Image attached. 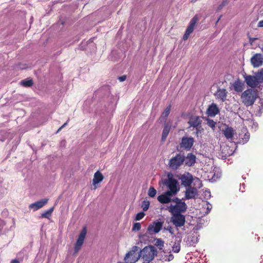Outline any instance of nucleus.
Masks as SVG:
<instances>
[{
  "label": "nucleus",
  "mask_w": 263,
  "mask_h": 263,
  "mask_svg": "<svg viewBox=\"0 0 263 263\" xmlns=\"http://www.w3.org/2000/svg\"><path fill=\"white\" fill-rule=\"evenodd\" d=\"M195 142L194 139L192 137H183L179 146L181 148L189 151L191 150Z\"/></svg>",
  "instance_id": "8"
},
{
  "label": "nucleus",
  "mask_w": 263,
  "mask_h": 263,
  "mask_svg": "<svg viewBox=\"0 0 263 263\" xmlns=\"http://www.w3.org/2000/svg\"><path fill=\"white\" fill-rule=\"evenodd\" d=\"M257 26L258 27H263V20L260 21L258 22Z\"/></svg>",
  "instance_id": "46"
},
{
  "label": "nucleus",
  "mask_w": 263,
  "mask_h": 263,
  "mask_svg": "<svg viewBox=\"0 0 263 263\" xmlns=\"http://www.w3.org/2000/svg\"><path fill=\"white\" fill-rule=\"evenodd\" d=\"M184 161V155L178 153L170 159L168 164L172 170H176L183 164Z\"/></svg>",
  "instance_id": "5"
},
{
  "label": "nucleus",
  "mask_w": 263,
  "mask_h": 263,
  "mask_svg": "<svg viewBox=\"0 0 263 263\" xmlns=\"http://www.w3.org/2000/svg\"><path fill=\"white\" fill-rule=\"evenodd\" d=\"M251 62L254 67L260 66L263 63L262 55L260 53H256L251 59Z\"/></svg>",
  "instance_id": "18"
},
{
  "label": "nucleus",
  "mask_w": 263,
  "mask_h": 263,
  "mask_svg": "<svg viewBox=\"0 0 263 263\" xmlns=\"http://www.w3.org/2000/svg\"><path fill=\"white\" fill-rule=\"evenodd\" d=\"M150 203L148 200H144L142 203V208L144 211H146L149 206Z\"/></svg>",
  "instance_id": "33"
},
{
  "label": "nucleus",
  "mask_w": 263,
  "mask_h": 263,
  "mask_svg": "<svg viewBox=\"0 0 263 263\" xmlns=\"http://www.w3.org/2000/svg\"><path fill=\"white\" fill-rule=\"evenodd\" d=\"M141 224L139 222H136V223H135L133 225V228H132V230L133 231H139L141 229Z\"/></svg>",
  "instance_id": "38"
},
{
  "label": "nucleus",
  "mask_w": 263,
  "mask_h": 263,
  "mask_svg": "<svg viewBox=\"0 0 263 263\" xmlns=\"http://www.w3.org/2000/svg\"><path fill=\"white\" fill-rule=\"evenodd\" d=\"M202 118L197 116H192L190 117L187 123L190 127L198 128L202 126Z\"/></svg>",
  "instance_id": "15"
},
{
  "label": "nucleus",
  "mask_w": 263,
  "mask_h": 263,
  "mask_svg": "<svg viewBox=\"0 0 263 263\" xmlns=\"http://www.w3.org/2000/svg\"><path fill=\"white\" fill-rule=\"evenodd\" d=\"M227 4V1L225 0L223 1L221 4H220L219 6L218 7V9L219 10H221L224 6H226Z\"/></svg>",
  "instance_id": "40"
},
{
  "label": "nucleus",
  "mask_w": 263,
  "mask_h": 263,
  "mask_svg": "<svg viewBox=\"0 0 263 263\" xmlns=\"http://www.w3.org/2000/svg\"><path fill=\"white\" fill-rule=\"evenodd\" d=\"M162 227V223L161 222H154L148 227L146 234L152 235L154 234L157 233L161 230Z\"/></svg>",
  "instance_id": "14"
},
{
  "label": "nucleus",
  "mask_w": 263,
  "mask_h": 263,
  "mask_svg": "<svg viewBox=\"0 0 263 263\" xmlns=\"http://www.w3.org/2000/svg\"><path fill=\"white\" fill-rule=\"evenodd\" d=\"M173 196H174V195L170 193H167V192L166 191L165 192L163 193L161 195L158 196L157 197V200L161 203H163V204L168 203L172 202L171 197H172Z\"/></svg>",
  "instance_id": "17"
},
{
  "label": "nucleus",
  "mask_w": 263,
  "mask_h": 263,
  "mask_svg": "<svg viewBox=\"0 0 263 263\" xmlns=\"http://www.w3.org/2000/svg\"><path fill=\"white\" fill-rule=\"evenodd\" d=\"M11 263H20V262L17 259H14L11 261Z\"/></svg>",
  "instance_id": "48"
},
{
  "label": "nucleus",
  "mask_w": 263,
  "mask_h": 263,
  "mask_svg": "<svg viewBox=\"0 0 263 263\" xmlns=\"http://www.w3.org/2000/svg\"><path fill=\"white\" fill-rule=\"evenodd\" d=\"M67 124V122H66L58 130V131H59L60 130H61L62 128H63L64 127H65Z\"/></svg>",
  "instance_id": "49"
},
{
  "label": "nucleus",
  "mask_w": 263,
  "mask_h": 263,
  "mask_svg": "<svg viewBox=\"0 0 263 263\" xmlns=\"http://www.w3.org/2000/svg\"><path fill=\"white\" fill-rule=\"evenodd\" d=\"M241 139H242L243 143H247L250 139L249 133L248 132L245 133L244 135L243 136V137H241Z\"/></svg>",
  "instance_id": "35"
},
{
  "label": "nucleus",
  "mask_w": 263,
  "mask_h": 263,
  "mask_svg": "<svg viewBox=\"0 0 263 263\" xmlns=\"http://www.w3.org/2000/svg\"><path fill=\"white\" fill-rule=\"evenodd\" d=\"M117 263H122V262H117Z\"/></svg>",
  "instance_id": "52"
},
{
  "label": "nucleus",
  "mask_w": 263,
  "mask_h": 263,
  "mask_svg": "<svg viewBox=\"0 0 263 263\" xmlns=\"http://www.w3.org/2000/svg\"><path fill=\"white\" fill-rule=\"evenodd\" d=\"M87 233V230L85 227L83 228L81 232H80L79 237L76 242L75 247H74V252L77 253L81 249L85 238L86 237Z\"/></svg>",
  "instance_id": "13"
},
{
  "label": "nucleus",
  "mask_w": 263,
  "mask_h": 263,
  "mask_svg": "<svg viewBox=\"0 0 263 263\" xmlns=\"http://www.w3.org/2000/svg\"><path fill=\"white\" fill-rule=\"evenodd\" d=\"M145 215V213L143 212H139L138 214H137L135 220L136 221L140 220L144 217Z\"/></svg>",
  "instance_id": "36"
},
{
  "label": "nucleus",
  "mask_w": 263,
  "mask_h": 263,
  "mask_svg": "<svg viewBox=\"0 0 263 263\" xmlns=\"http://www.w3.org/2000/svg\"><path fill=\"white\" fill-rule=\"evenodd\" d=\"M207 124L210 127L214 129L215 127L216 123L213 120L208 119Z\"/></svg>",
  "instance_id": "37"
},
{
  "label": "nucleus",
  "mask_w": 263,
  "mask_h": 263,
  "mask_svg": "<svg viewBox=\"0 0 263 263\" xmlns=\"http://www.w3.org/2000/svg\"><path fill=\"white\" fill-rule=\"evenodd\" d=\"M138 247L134 246L130 251L127 253L124 257V261L126 263H135L140 258V254H137Z\"/></svg>",
  "instance_id": "6"
},
{
  "label": "nucleus",
  "mask_w": 263,
  "mask_h": 263,
  "mask_svg": "<svg viewBox=\"0 0 263 263\" xmlns=\"http://www.w3.org/2000/svg\"><path fill=\"white\" fill-rule=\"evenodd\" d=\"M20 84L21 85L24 87H28L31 86L33 85V81L31 79L24 80L21 81Z\"/></svg>",
  "instance_id": "29"
},
{
  "label": "nucleus",
  "mask_w": 263,
  "mask_h": 263,
  "mask_svg": "<svg viewBox=\"0 0 263 263\" xmlns=\"http://www.w3.org/2000/svg\"><path fill=\"white\" fill-rule=\"evenodd\" d=\"M157 193L156 190L154 189V187L151 186L148 191V195L151 197H154Z\"/></svg>",
  "instance_id": "32"
},
{
  "label": "nucleus",
  "mask_w": 263,
  "mask_h": 263,
  "mask_svg": "<svg viewBox=\"0 0 263 263\" xmlns=\"http://www.w3.org/2000/svg\"><path fill=\"white\" fill-rule=\"evenodd\" d=\"M212 209V205L209 204L208 202H207V208H206V210H207V211L206 212V213L208 214L209 213V212L210 211V210H211Z\"/></svg>",
  "instance_id": "42"
},
{
  "label": "nucleus",
  "mask_w": 263,
  "mask_h": 263,
  "mask_svg": "<svg viewBox=\"0 0 263 263\" xmlns=\"http://www.w3.org/2000/svg\"><path fill=\"white\" fill-rule=\"evenodd\" d=\"M204 194H205V196H209V197L211 196V193L209 191H206L205 192Z\"/></svg>",
  "instance_id": "47"
},
{
  "label": "nucleus",
  "mask_w": 263,
  "mask_h": 263,
  "mask_svg": "<svg viewBox=\"0 0 263 263\" xmlns=\"http://www.w3.org/2000/svg\"><path fill=\"white\" fill-rule=\"evenodd\" d=\"M184 194V197L182 199L183 200L195 199L198 196V190L195 187L189 186L186 187Z\"/></svg>",
  "instance_id": "11"
},
{
  "label": "nucleus",
  "mask_w": 263,
  "mask_h": 263,
  "mask_svg": "<svg viewBox=\"0 0 263 263\" xmlns=\"http://www.w3.org/2000/svg\"><path fill=\"white\" fill-rule=\"evenodd\" d=\"M186 242L189 246H193L197 242V238L194 236H188Z\"/></svg>",
  "instance_id": "26"
},
{
  "label": "nucleus",
  "mask_w": 263,
  "mask_h": 263,
  "mask_svg": "<svg viewBox=\"0 0 263 263\" xmlns=\"http://www.w3.org/2000/svg\"><path fill=\"white\" fill-rule=\"evenodd\" d=\"M48 199L47 198L42 199L37 201L35 202L30 204L29 206L30 209H32L33 211H36L46 205L48 202Z\"/></svg>",
  "instance_id": "19"
},
{
  "label": "nucleus",
  "mask_w": 263,
  "mask_h": 263,
  "mask_svg": "<svg viewBox=\"0 0 263 263\" xmlns=\"http://www.w3.org/2000/svg\"><path fill=\"white\" fill-rule=\"evenodd\" d=\"M172 215L171 221L176 228L181 227L184 225L185 222L184 215L179 213L172 214Z\"/></svg>",
  "instance_id": "7"
},
{
  "label": "nucleus",
  "mask_w": 263,
  "mask_h": 263,
  "mask_svg": "<svg viewBox=\"0 0 263 263\" xmlns=\"http://www.w3.org/2000/svg\"><path fill=\"white\" fill-rule=\"evenodd\" d=\"M256 40H257V38H255V37H250L249 38V42L251 44H252Z\"/></svg>",
  "instance_id": "45"
},
{
  "label": "nucleus",
  "mask_w": 263,
  "mask_h": 263,
  "mask_svg": "<svg viewBox=\"0 0 263 263\" xmlns=\"http://www.w3.org/2000/svg\"><path fill=\"white\" fill-rule=\"evenodd\" d=\"M172 202H175L176 204H179L180 203L183 202V201H181L180 199L178 198V197L172 199Z\"/></svg>",
  "instance_id": "41"
},
{
  "label": "nucleus",
  "mask_w": 263,
  "mask_h": 263,
  "mask_svg": "<svg viewBox=\"0 0 263 263\" xmlns=\"http://www.w3.org/2000/svg\"><path fill=\"white\" fill-rule=\"evenodd\" d=\"M168 230L169 232H170L171 234H173V231H172V228H170L169 229H168Z\"/></svg>",
  "instance_id": "50"
},
{
  "label": "nucleus",
  "mask_w": 263,
  "mask_h": 263,
  "mask_svg": "<svg viewBox=\"0 0 263 263\" xmlns=\"http://www.w3.org/2000/svg\"><path fill=\"white\" fill-rule=\"evenodd\" d=\"M220 17L221 16L219 17V18H218V20H217V22H216V24L219 22V21L220 20Z\"/></svg>",
  "instance_id": "51"
},
{
  "label": "nucleus",
  "mask_w": 263,
  "mask_h": 263,
  "mask_svg": "<svg viewBox=\"0 0 263 263\" xmlns=\"http://www.w3.org/2000/svg\"><path fill=\"white\" fill-rule=\"evenodd\" d=\"M170 130V127L168 125H165V126L163 129L161 139H162V141L165 140L166 137H167V136L169 134Z\"/></svg>",
  "instance_id": "25"
},
{
  "label": "nucleus",
  "mask_w": 263,
  "mask_h": 263,
  "mask_svg": "<svg viewBox=\"0 0 263 263\" xmlns=\"http://www.w3.org/2000/svg\"><path fill=\"white\" fill-rule=\"evenodd\" d=\"M166 209H167L171 214H181V213L186 211L187 209V205L186 203L183 202L179 204H176L174 205L171 204Z\"/></svg>",
  "instance_id": "9"
},
{
  "label": "nucleus",
  "mask_w": 263,
  "mask_h": 263,
  "mask_svg": "<svg viewBox=\"0 0 263 263\" xmlns=\"http://www.w3.org/2000/svg\"><path fill=\"white\" fill-rule=\"evenodd\" d=\"M171 105L168 106L161 115V118H166L170 112Z\"/></svg>",
  "instance_id": "31"
},
{
  "label": "nucleus",
  "mask_w": 263,
  "mask_h": 263,
  "mask_svg": "<svg viewBox=\"0 0 263 263\" xmlns=\"http://www.w3.org/2000/svg\"><path fill=\"white\" fill-rule=\"evenodd\" d=\"M228 93V92L226 89L218 88L214 95L217 99L223 102L227 100Z\"/></svg>",
  "instance_id": "16"
},
{
  "label": "nucleus",
  "mask_w": 263,
  "mask_h": 263,
  "mask_svg": "<svg viewBox=\"0 0 263 263\" xmlns=\"http://www.w3.org/2000/svg\"><path fill=\"white\" fill-rule=\"evenodd\" d=\"M180 242L181 239L180 238L178 242H175L172 247V251L174 253H178L180 250Z\"/></svg>",
  "instance_id": "27"
},
{
  "label": "nucleus",
  "mask_w": 263,
  "mask_h": 263,
  "mask_svg": "<svg viewBox=\"0 0 263 263\" xmlns=\"http://www.w3.org/2000/svg\"><path fill=\"white\" fill-rule=\"evenodd\" d=\"M169 255H165L164 256H163V259L165 261H170L174 259V255L171 253V252H169Z\"/></svg>",
  "instance_id": "34"
},
{
  "label": "nucleus",
  "mask_w": 263,
  "mask_h": 263,
  "mask_svg": "<svg viewBox=\"0 0 263 263\" xmlns=\"http://www.w3.org/2000/svg\"><path fill=\"white\" fill-rule=\"evenodd\" d=\"M53 209H54V208L52 207V208H50L47 211H45L44 212H43L42 214L41 217L49 218L50 217L52 212L53 211Z\"/></svg>",
  "instance_id": "28"
},
{
  "label": "nucleus",
  "mask_w": 263,
  "mask_h": 263,
  "mask_svg": "<svg viewBox=\"0 0 263 263\" xmlns=\"http://www.w3.org/2000/svg\"><path fill=\"white\" fill-rule=\"evenodd\" d=\"M5 225V222L4 221L0 219V230L3 228V227Z\"/></svg>",
  "instance_id": "44"
},
{
  "label": "nucleus",
  "mask_w": 263,
  "mask_h": 263,
  "mask_svg": "<svg viewBox=\"0 0 263 263\" xmlns=\"http://www.w3.org/2000/svg\"><path fill=\"white\" fill-rule=\"evenodd\" d=\"M179 179L181 181V185L185 187L191 186L193 181V175L189 172H185L181 175Z\"/></svg>",
  "instance_id": "10"
},
{
  "label": "nucleus",
  "mask_w": 263,
  "mask_h": 263,
  "mask_svg": "<svg viewBox=\"0 0 263 263\" xmlns=\"http://www.w3.org/2000/svg\"><path fill=\"white\" fill-rule=\"evenodd\" d=\"M257 97V92L254 90L249 88L242 92L241 99L246 106H250L254 104Z\"/></svg>",
  "instance_id": "4"
},
{
  "label": "nucleus",
  "mask_w": 263,
  "mask_h": 263,
  "mask_svg": "<svg viewBox=\"0 0 263 263\" xmlns=\"http://www.w3.org/2000/svg\"><path fill=\"white\" fill-rule=\"evenodd\" d=\"M222 132L227 139L232 140L233 139L235 130L232 127L227 126L224 129H223Z\"/></svg>",
  "instance_id": "21"
},
{
  "label": "nucleus",
  "mask_w": 263,
  "mask_h": 263,
  "mask_svg": "<svg viewBox=\"0 0 263 263\" xmlns=\"http://www.w3.org/2000/svg\"><path fill=\"white\" fill-rule=\"evenodd\" d=\"M140 258L143 259V263H149L157 254V251L153 246H147L142 249L139 253Z\"/></svg>",
  "instance_id": "3"
},
{
  "label": "nucleus",
  "mask_w": 263,
  "mask_h": 263,
  "mask_svg": "<svg viewBox=\"0 0 263 263\" xmlns=\"http://www.w3.org/2000/svg\"><path fill=\"white\" fill-rule=\"evenodd\" d=\"M206 113L209 116L213 117L219 113V109L216 104L212 103L209 106Z\"/></svg>",
  "instance_id": "20"
},
{
  "label": "nucleus",
  "mask_w": 263,
  "mask_h": 263,
  "mask_svg": "<svg viewBox=\"0 0 263 263\" xmlns=\"http://www.w3.org/2000/svg\"><path fill=\"white\" fill-rule=\"evenodd\" d=\"M162 183L166 186L168 189L167 193H170L174 195H176L179 191L180 187L178 181L173 177L172 173H168L167 178L162 180Z\"/></svg>",
  "instance_id": "1"
},
{
  "label": "nucleus",
  "mask_w": 263,
  "mask_h": 263,
  "mask_svg": "<svg viewBox=\"0 0 263 263\" xmlns=\"http://www.w3.org/2000/svg\"><path fill=\"white\" fill-rule=\"evenodd\" d=\"M234 89L237 92H240L242 90V84L241 82L239 81H235L233 84Z\"/></svg>",
  "instance_id": "24"
},
{
  "label": "nucleus",
  "mask_w": 263,
  "mask_h": 263,
  "mask_svg": "<svg viewBox=\"0 0 263 263\" xmlns=\"http://www.w3.org/2000/svg\"><path fill=\"white\" fill-rule=\"evenodd\" d=\"M185 164L189 166H192L196 162V156L192 153H189L185 157Z\"/></svg>",
  "instance_id": "22"
},
{
  "label": "nucleus",
  "mask_w": 263,
  "mask_h": 263,
  "mask_svg": "<svg viewBox=\"0 0 263 263\" xmlns=\"http://www.w3.org/2000/svg\"><path fill=\"white\" fill-rule=\"evenodd\" d=\"M198 17L196 15L194 16L191 20L189 25L185 31V32L183 36V39L184 40H186L190 34L193 32L194 30L195 25L197 22Z\"/></svg>",
  "instance_id": "12"
},
{
  "label": "nucleus",
  "mask_w": 263,
  "mask_h": 263,
  "mask_svg": "<svg viewBox=\"0 0 263 263\" xmlns=\"http://www.w3.org/2000/svg\"><path fill=\"white\" fill-rule=\"evenodd\" d=\"M246 84L251 88H255L263 83V68L259 69L254 76L243 75Z\"/></svg>",
  "instance_id": "2"
},
{
  "label": "nucleus",
  "mask_w": 263,
  "mask_h": 263,
  "mask_svg": "<svg viewBox=\"0 0 263 263\" xmlns=\"http://www.w3.org/2000/svg\"><path fill=\"white\" fill-rule=\"evenodd\" d=\"M104 178L103 175L99 172L97 171L94 174L92 183L93 185H96L101 182Z\"/></svg>",
  "instance_id": "23"
},
{
  "label": "nucleus",
  "mask_w": 263,
  "mask_h": 263,
  "mask_svg": "<svg viewBox=\"0 0 263 263\" xmlns=\"http://www.w3.org/2000/svg\"><path fill=\"white\" fill-rule=\"evenodd\" d=\"M196 129L195 134L197 137H198L199 134L203 132V128L202 127V126H200L198 128H195Z\"/></svg>",
  "instance_id": "39"
},
{
  "label": "nucleus",
  "mask_w": 263,
  "mask_h": 263,
  "mask_svg": "<svg viewBox=\"0 0 263 263\" xmlns=\"http://www.w3.org/2000/svg\"><path fill=\"white\" fill-rule=\"evenodd\" d=\"M126 79V76L125 75H123L121 77H119L118 79L120 82L124 81Z\"/></svg>",
  "instance_id": "43"
},
{
  "label": "nucleus",
  "mask_w": 263,
  "mask_h": 263,
  "mask_svg": "<svg viewBox=\"0 0 263 263\" xmlns=\"http://www.w3.org/2000/svg\"><path fill=\"white\" fill-rule=\"evenodd\" d=\"M155 241V245L158 247L159 250H162L164 246V241L161 238H156Z\"/></svg>",
  "instance_id": "30"
}]
</instances>
